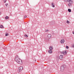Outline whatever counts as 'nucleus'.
Returning a JSON list of instances; mask_svg holds the SVG:
<instances>
[{"label":"nucleus","instance_id":"obj_12","mask_svg":"<svg viewBox=\"0 0 74 74\" xmlns=\"http://www.w3.org/2000/svg\"><path fill=\"white\" fill-rule=\"evenodd\" d=\"M68 11H69V12H71V10L70 9H69Z\"/></svg>","mask_w":74,"mask_h":74},{"label":"nucleus","instance_id":"obj_7","mask_svg":"<svg viewBox=\"0 0 74 74\" xmlns=\"http://www.w3.org/2000/svg\"><path fill=\"white\" fill-rule=\"evenodd\" d=\"M67 1L70 3H73V2L72 0H67Z\"/></svg>","mask_w":74,"mask_h":74},{"label":"nucleus","instance_id":"obj_20","mask_svg":"<svg viewBox=\"0 0 74 74\" xmlns=\"http://www.w3.org/2000/svg\"><path fill=\"white\" fill-rule=\"evenodd\" d=\"M7 0H4V3H5L6 2V1Z\"/></svg>","mask_w":74,"mask_h":74},{"label":"nucleus","instance_id":"obj_6","mask_svg":"<svg viewBox=\"0 0 74 74\" xmlns=\"http://www.w3.org/2000/svg\"><path fill=\"white\" fill-rule=\"evenodd\" d=\"M60 42L61 44H63L64 42V40L62 39L60 41Z\"/></svg>","mask_w":74,"mask_h":74},{"label":"nucleus","instance_id":"obj_11","mask_svg":"<svg viewBox=\"0 0 74 74\" xmlns=\"http://www.w3.org/2000/svg\"><path fill=\"white\" fill-rule=\"evenodd\" d=\"M51 5L53 7H55V4L53 3H52L51 4Z\"/></svg>","mask_w":74,"mask_h":74},{"label":"nucleus","instance_id":"obj_15","mask_svg":"<svg viewBox=\"0 0 74 74\" xmlns=\"http://www.w3.org/2000/svg\"><path fill=\"white\" fill-rule=\"evenodd\" d=\"M8 18H9V17H8V16H6L5 17V19H8Z\"/></svg>","mask_w":74,"mask_h":74},{"label":"nucleus","instance_id":"obj_5","mask_svg":"<svg viewBox=\"0 0 74 74\" xmlns=\"http://www.w3.org/2000/svg\"><path fill=\"white\" fill-rule=\"evenodd\" d=\"M47 38H49V39H50V38H51V35L50 34H49L47 37Z\"/></svg>","mask_w":74,"mask_h":74},{"label":"nucleus","instance_id":"obj_14","mask_svg":"<svg viewBox=\"0 0 74 74\" xmlns=\"http://www.w3.org/2000/svg\"><path fill=\"white\" fill-rule=\"evenodd\" d=\"M69 3V7H70V6H71V4L73 3V2H72L71 3Z\"/></svg>","mask_w":74,"mask_h":74},{"label":"nucleus","instance_id":"obj_1","mask_svg":"<svg viewBox=\"0 0 74 74\" xmlns=\"http://www.w3.org/2000/svg\"><path fill=\"white\" fill-rule=\"evenodd\" d=\"M18 56H16L15 58V61L20 64H22V61L18 58Z\"/></svg>","mask_w":74,"mask_h":74},{"label":"nucleus","instance_id":"obj_22","mask_svg":"<svg viewBox=\"0 0 74 74\" xmlns=\"http://www.w3.org/2000/svg\"><path fill=\"white\" fill-rule=\"evenodd\" d=\"M25 18H27V16H24Z\"/></svg>","mask_w":74,"mask_h":74},{"label":"nucleus","instance_id":"obj_8","mask_svg":"<svg viewBox=\"0 0 74 74\" xmlns=\"http://www.w3.org/2000/svg\"><path fill=\"white\" fill-rule=\"evenodd\" d=\"M63 56L62 55H61L59 56V58L60 59H63Z\"/></svg>","mask_w":74,"mask_h":74},{"label":"nucleus","instance_id":"obj_18","mask_svg":"<svg viewBox=\"0 0 74 74\" xmlns=\"http://www.w3.org/2000/svg\"><path fill=\"white\" fill-rule=\"evenodd\" d=\"M66 22L67 23H70V22H69V21H66Z\"/></svg>","mask_w":74,"mask_h":74},{"label":"nucleus","instance_id":"obj_4","mask_svg":"<svg viewBox=\"0 0 74 74\" xmlns=\"http://www.w3.org/2000/svg\"><path fill=\"white\" fill-rule=\"evenodd\" d=\"M23 68L22 66H20L18 68V69H19V70L18 71V72H20L21 71H22V70H23Z\"/></svg>","mask_w":74,"mask_h":74},{"label":"nucleus","instance_id":"obj_3","mask_svg":"<svg viewBox=\"0 0 74 74\" xmlns=\"http://www.w3.org/2000/svg\"><path fill=\"white\" fill-rule=\"evenodd\" d=\"M67 51H63L61 52V53H63L64 55H66V54H67Z\"/></svg>","mask_w":74,"mask_h":74},{"label":"nucleus","instance_id":"obj_24","mask_svg":"<svg viewBox=\"0 0 74 74\" xmlns=\"http://www.w3.org/2000/svg\"><path fill=\"white\" fill-rule=\"evenodd\" d=\"M45 32H48V30H47L45 31Z\"/></svg>","mask_w":74,"mask_h":74},{"label":"nucleus","instance_id":"obj_2","mask_svg":"<svg viewBox=\"0 0 74 74\" xmlns=\"http://www.w3.org/2000/svg\"><path fill=\"white\" fill-rule=\"evenodd\" d=\"M66 65H63L61 67V72H63V71H64V68H66Z\"/></svg>","mask_w":74,"mask_h":74},{"label":"nucleus","instance_id":"obj_10","mask_svg":"<svg viewBox=\"0 0 74 74\" xmlns=\"http://www.w3.org/2000/svg\"><path fill=\"white\" fill-rule=\"evenodd\" d=\"M49 53H52V51L51 50H50L49 51Z\"/></svg>","mask_w":74,"mask_h":74},{"label":"nucleus","instance_id":"obj_17","mask_svg":"<svg viewBox=\"0 0 74 74\" xmlns=\"http://www.w3.org/2000/svg\"><path fill=\"white\" fill-rule=\"evenodd\" d=\"M24 36L26 37H28V36L27 35H25Z\"/></svg>","mask_w":74,"mask_h":74},{"label":"nucleus","instance_id":"obj_21","mask_svg":"<svg viewBox=\"0 0 74 74\" xmlns=\"http://www.w3.org/2000/svg\"><path fill=\"white\" fill-rule=\"evenodd\" d=\"M8 5V3H6V4H5V5H6V6H7Z\"/></svg>","mask_w":74,"mask_h":74},{"label":"nucleus","instance_id":"obj_16","mask_svg":"<svg viewBox=\"0 0 74 74\" xmlns=\"http://www.w3.org/2000/svg\"><path fill=\"white\" fill-rule=\"evenodd\" d=\"M5 36H8V33H6L5 34Z\"/></svg>","mask_w":74,"mask_h":74},{"label":"nucleus","instance_id":"obj_9","mask_svg":"<svg viewBox=\"0 0 74 74\" xmlns=\"http://www.w3.org/2000/svg\"><path fill=\"white\" fill-rule=\"evenodd\" d=\"M49 49L50 50H52L53 49V47H52V46H50Z\"/></svg>","mask_w":74,"mask_h":74},{"label":"nucleus","instance_id":"obj_23","mask_svg":"<svg viewBox=\"0 0 74 74\" xmlns=\"http://www.w3.org/2000/svg\"><path fill=\"white\" fill-rule=\"evenodd\" d=\"M73 47H74V44L73 45H72Z\"/></svg>","mask_w":74,"mask_h":74},{"label":"nucleus","instance_id":"obj_19","mask_svg":"<svg viewBox=\"0 0 74 74\" xmlns=\"http://www.w3.org/2000/svg\"><path fill=\"white\" fill-rule=\"evenodd\" d=\"M66 48H67V49H68L69 48V47L68 46H66Z\"/></svg>","mask_w":74,"mask_h":74},{"label":"nucleus","instance_id":"obj_26","mask_svg":"<svg viewBox=\"0 0 74 74\" xmlns=\"http://www.w3.org/2000/svg\"><path fill=\"white\" fill-rule=\"evenodd\" d=\"M1 14V12H0V15Z\"/></svg>","mask_w":74,"mask_h":74},{"label":"nucleus","instance_id":"obj_13","mask_svg":"<svg viewBox=\"0 0 74 74\" xmlns=\"http://www.w3.org/2000/svg\"><path fill=\"white\" fill-rule=\"evenodd\" d=\"M0 27L1 28H4V27H3V26L2 25H0Z\"/></svg>","mask_w":74,"mask_h":74},{"label":"nucleus","instance_id":"obj_25","mask_svg":"<svg viewBox=\"0 0 74 74\" xmlns=\"http://www.w3.org/2000/svg\"><path fill=\"white\" fill-rule=\"evenodd\" d=\"M72 33L74 34V32H73Z\"/></svg>","mask_w":74,"mask_h":74}]
</instances>
